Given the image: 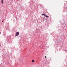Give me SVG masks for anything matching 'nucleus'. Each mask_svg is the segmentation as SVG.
I'll list each match as a JSON object with an SVG mask.
<instances>
[{
	"instance_id": "f257e3e1",
	"label": "nucleus",
	"mask_w": 67,
	"mask_h": 67,
	"mask_svg": "<svg viewBox=\"0 0 67 67\" xmlns=\"http://www.w3.org/2000/svg\"><path fill=\"white\" fill-rule=\"evenodd\" d=\"M19 35V33L18 32H16L15 34V36H18V35Z\"/></svg>"
},
{
	"instance_id": "f03ea898",
	"label": "nucleus",
	"mask_w": 67,
	"mask_h": 67,
	"mask_svg": "<svg viewBox=\"0 0 67 67\" xmlns=\"http://www.w3.org/2000/svg\"><path fill=\"white\" fill-rule=\"evenodd\" d=\"M42 15H44V16H46V15L45 14H42Z\"/></svg>"
},
{
	"instance_id": "7ed1b4c3",
	"label": "nucleus",
	"mask_w": 67,
	"mask_h": 67,
	"mask_svg": "<svg viewBox=\"0 0 67 67\" xmlns=\"http://www.w3.org/2000/svg\"><path fill=\"white\" fill-rule=\"evenodd\" d=\"M46 17V18H48L49 16H47V15H46L45 16Z\"/></svg>"
},
{
	"instance_id": "20e7f679",
	"label": "nucleus",
	"mask_w": 67,
	"mask_h": 67,
	"mask_svg": "<svg viewBox=\"0 0 67 67\" xmlns=\"http://www.w3.org/2000/svg\"><path fill=\"white\" fill-rule=\"evenodd\" d=\"M1 2L2 3H3V1L2 0L1 1Z\"/></svg>"
},
{
	"instance_id": "39448f33",
	"label": "nucleus",
	"mask_w": 67,
	"mask_h": 67,
	"mask_svg": "<svg viewBox=\"0 0 67 67\" xmlns=\"http://www.w3.org/2000/svg\"><path fill=\"white\" fill-rule=\"evenodd\" d=\"M34 62V60H33L32 61V63H33V62Z\"/></svg>"
},
{
	"instance_id": "423d86ee",
	"label": "nucleus",
	"mask_w": 67,
	"mask_h": 67,
	"mask_svg": "<svg viewBox=\"0 0 67 67\" xmlns=\"http://www.w3.org/2000/svg\"><path fill=\"white\" fill-rule=\"evenodd\" d=\"M46 58V56H45V58Z\"/></svg>"
},
{
	"instance_id": "0eeeda50",
	"label": "nucleus",
	"mask_w": 67,
	"mask_h": 67,
	"mask_svg": "<svg viewBox=\"0 0 67 67\" xmlns=\"http://www.w3.org/2000/svg\"><path fill=\"white\" fill-rule=\"evenodd\" d=\"M65 51H66V50H65Z\"/></svg>"
},
{
	"instance_id": "6e6552de",
	"label": "nucleus",
	"mask_w": 67,
	"mask_h": 67,
	"mask_svg": "<svg viewBox=\"0 0 67 67\" xmlns=\"http://www.w3.org/2000/svg\"><path fill=\"white\" fill-rule=\"evenodd\" d=\"M2 22H3V21H2Z\"/></svg>"
}]
</instances>
